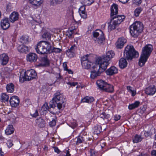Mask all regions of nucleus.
I'll return each mask as SVG.
<instances>
[{
    "instance_id": "4d7b16f0",
    "label": "nucleus",
    "mask_w": 156,
    "mask_h": 156,
    "mask_svg": "<svg viewBox=\"0 0 156 156\" xmlns=\"http://www.w3.org/2000/svg\"><path fill=\"white\" fill-rule=\"evenodd\" d=\"M94 26L93 24L90 25L88 27V32L89 33V32H90L93 29Z\"/></svg>"
},
{
    "instance_id": "bf43d9fd",
    "label": "nucleus",
    "mask_w": 156,
    "mask_h": 156,
    "mask_svg": "<svg viewBox=\"0 0 156 156\" xmlns=\"http://www.w3.org/2000/svg\"><path fill=\"white\" fill-rule=\"evenodd\" d=\"M76 123L74 122L72 123L71 124L70 126L72 128L74 129L76 126Z\"/></svg>"
},
{
    "instance_id": "ddd939ff",
    "label": "nucleus",
    "mask_w": 156,
    "mask_h": 156,
    "mask_svg": "<svg viewBox=\"0 0 156 156\" xmlns=\"http://www.w3.org/2000/svg\"><path fill=\"white\" fill-rule=\"evenodd\" d=\"M146 93L148 95H153L156 92V88L154 85L149 86L145 90Z\"/></svg>"
},
{
    "instance_id": "f3484780",
    "label": "nucleus",
    "mask_w": 156,
    "mask_h": 156,
    "mask_svg": "<svg viewBox=\"0 0 156 156\" xmlns=\"http://www.w3.org/2000/svg\"><path fill=\"white\" fill-rule=\"evenodd\" d=\"M118 69L114 66H112L106 71V74L111 76L116 74L118 73Z\"/></svg>"
},
{
    "instance_id": "4be33fe9",
    "label": "nucleus",
    "mask_w": 156,
    "mask_h": 156,
    "mask_svg": "<svg viewBox=\"0 0 156 156\" xmlns=\"http://www.w3.org/2000/svg\"><path fill=\"white\" fill-rule=\"evenodd\" d=\"M105 87V88H103V91L110 93L112 92L114 90L113 86L112 85L107 83Z\"/></svg>"
},
{
    "instance_id": "2f4dec72",
    "label": "nucleus",
    "mask_w": 156,
    "mask_h": 156,
    "mask_svg": "<svg viewBox=\"0 0 156 156\" xmlns=\"http://www.w3.org/2000/svg\"><path fill=\"white\" fill-rule=\"evenodd\" d=\"M142 139L141 136L136 134L133 139V142L134 143H138L140 142Z\"/></svg>"
},
{
    "instance_id": "5fc2aeb1",
    "label": "nucleus",
    "mask_w": 156,
    "mask_h": 156,
    "mask_svg": "<svg viewBox=\"0 0 156 156\" xmlns=\"http://www.w3.org/2000/svg\"><path fill=\"white\" fill-rule=\"evenodd\" d=\"M121 116L118 115H116L114 116V119L116 121L120 119Z\"/></svg>"
},
{
    "instance_id": "8fccbe9b",
    "label": "nucleus",
    "mask_w": 156,
    "mask_h": 156,
    "mask_svg": "<svg viewBox=\"0 0 156 156\" xmlns=\"http://www.w3.org/2000/svg\"><path fill=\"white\" fill-rule=\"evenodd\" d=\"M30 115L34 117H36L38 115V111L37 110L35 111L34 113L31 112L30 113Z\"/></svg>"
},
{
    "instance_id": "39448f33",
    "label": "nucleus",
    "mask_w": 156,
    "mask_h": 156,
    "mask_svg": "<svg viewBox=\"0 0 156 156\" xmlns=\"http://www.w3.org/2000/svg\"><path fill=\"white\" fill-rule=\"evenodd\" d=\"M152 50L153 46L150 44L146 45L143 48L139 60V64L140 66L142 67L144 65Z\"/></svg>"
},
{
    "instance_id": "c03bdc74",
    "label": "nucleus",
    "mask_w": 156,
    "mask_h": 156,
    "mask_svg": "<svg viewBox=\"0 0 156 156\" xmlns=\"http://www.w3.org/2000/svg\"><path fill=\"white\" fill-rule=\"evenodd\" d=\"M80 14L81 17L83 19H85L87 17V14L86 12H80Z\"/></svg>"
},
{
    "instance_id": "a18cd8bd",
    "label": "nucleus",
    "mask_w": 156,
    "mask_h": 156,
    "mask_svg": "<svg viewBox=\"0 0 156 156\" xmlns=\"http://www.w3.org/2000/svg\"><path fill=\"white\" fill-rule=\"evenodd\" d=\"M76 48V46L75 45H73L71 47L70 49H68L67 51H71V52H75Z\"/></svg>"
},
{
    "instance_id": "a211bd4d",
    "label": "nucleus",
    "mask_w": 156,
    "mask_h": 156,
    "mask_svg": "<svg viewBox=\"0 0 156 156\" xmlns=\"http://www.w3.org/2000/svg\"><path fill=\"white\" fill-rule=\"evenodd\" d=\"M0 60L1 64L3 65H6L9 61L8 56L5 54H2L0 55Z\"/></svg>"
},
{
    "instance_id": "f8f14e48",
    "label": "nucleus",
    "mask_w": 156,
    "mask_h": 156,
    "mask_svg": "<svg viewBox=\"0 0 156 156\" xmlns=\"http://www.w3.org/2000/svg\"><path fill=\"white\" fill-rule=\"evenodd\" d=\"M9 102L12 107H16L19 105L20 101L18 97L13 96L10 98Z\"/></svg>"
},
{
    "instance_id": "cd10ccee",
    "label": "nucleus",
    "mask_w": 156,
    "mask_h": 156,
    "mask_svg": "<svg viewBox=\"0 0 156 156\" xmlns=\"http://www.w3.org/2000/svg\"><path fill=\"white\" fill-rule=\"evenodd\" d=\"M7 91L9 93H12L14 90V85L12 83L8 84L6 86Z\"/></svg>"
},
{
    "instance_id": "1a4fd4ad",
    "label": "nucleus",
    "mask_w": 156,
    "mask_h": 156,
    "mask_svg": "<svg viewBox=\"0 0 156 156\" xmlns=\"http://www.w3.org/2000/svg\"><path fill=\"white\" fill-rule=\"evenodd\" d=\"M93 40L95 43L99 45L103 44L105 41L104 34L100 30H96L93 32Z\"/></svg>"
},
{
    "instance_id": "7ed1b4c3",
    "label": "nucleus",
    "mask_w": 156,
    "mask_h": 156,
    "mask_svg": "<svg viewBox=\"0 0 156 156\" xmlns=\"http://www.w3.org/2000/svg\"><path fill=\"white\" fill-rule=\"evenodd\" d=\"M65 101V98L63 95L58 91L54 94L52 99L50 102L49 106L51 108H54L56 105L58 109L61 110L63 106L62 105Z\"/></svg>"
},
{
    "instance_id": "72a5a7b5",
    "label": "nucleus",
    "mask_w": 156,
    "mask_h": 156,
    "mask_svg": "<svg viewBox=\"0 0 156 156\" xmlns=\"http://www.w3.org/2000/svg\"><path fill=\"white\" fill-rule=\"evenodd\" d=\"M94 134H98L100 133L101 131V127L100 126H95L94 128Z\"/></svg>"
},
{
    "instance_id": "c85d7f7f",
    "label": "nucleus",
    "mask_w": 156,
    "mask_h": 156,
    "mask_svg": "<svg viewBox=\"0 0 156 156\" xmlns=\"http://www.w3.org/2000/svg\"><path fill=\"white\" fill-rule=\"evenodd\" d=\"M140 104V102L139 101H136L134 103L129 105L128 106V108L130 110L134 109L138 107Z\"/></svg>"
},
{
    "instance_id": "4468645a",
    "label": "nucleus",
    "mask_w": 156,
    "mask_h": 156,
    "mask_svg": "<svg viewBox=\"0 0 156 156\" xmlns=\"http://www.w3.org/2000/svg\"><path fill=\"white\" fill-rule=\"evenodd\" d=\"M37 59V55L34 53H29L27 56V61L30 62H35Z\"/></svg>"
},
{
    "instance_id": "603ef678",
    "label": "nucleus",
    "mask_w": 156,
    "mask_h": 156,
    "mask_svg": "<svg viewBox=\"0 0 156 156\" xmlns=\"http://www.w3.org/2000/svg\"><path fill=\"white\" fill-rule=\"evenodd\" d=\"M133 3L136 5H140L142 2L141 0H133Z\"/></svg>"
},
{
    "instance_id": "6e6d98bb",
    "label": "nucleus",
    "mask_w": 156,
    "mask_h": 156,
    "mask_svg": "<svg viewBox=\"0 0 156 156\" xmlns=\"http://www.w3.org/2000/svg\"><path fill=\"white\" fill-rule=\"evenodd\" d=\"M67 84L68 85H70L71 86H75L76 85L78 84L77 82H68Z\"/></svg>"
},
{
    "instance_id": "473e14b6",
    "label": "nucleus",
    "mask_w": 156,
    "mask_h": 156,
    "mask_svg": "<svg viewBox=\"0 0 156 156\" xmlns=\"http://www.w3.org/2000/svg\"><path fill=\"white\" fill-rule=\"evenodd\" d=\"M20 41L23 44H26L28 41V37L27 35L23 36L20 38Z\"/></svg>"
},
{
    "instance_id": "412c9836",
    "label": "nucleus",
    "mask_w": 156,
    "mask_h": 156,
    "mask_svg": "<svg viewBox=\"0 0 156 156\" xmlns=\"http://www.w3.org/2000/svg\"><path fill=\"white\" fill-rule=\"evenodd\" d=\"M17 49L19 52L22 53H26L28 50V47L23 44L19 45Z\"/></svg>"
},
{
    "instance_id": "338daca9",
    "label": "nucleus",
    "mask_w": 156,
    "mask_h": 156,
    "mask_svg": "<svg viewBox=\"0 0 156 156\" xmlns=\"http://www.w3.org/2000/svg\"><path fill=\"white\" fill-rule=\"evenodd\" d=\"M90 153L91 154V156H95V154L93 150H91L90 151Z\"/></svg>"
},
{
    "instance_id": "13d9d810",
    "label": "nucleus",
    "mask_w": 156,
    "mask_h": 156,
    "mask_svg": "<svg viewBox=\"0 0 156 156\" xmlns=\"http://www.w3.org/2000/svg\"><path fill=\"white\" fill-rule=\"evenodd\" d=\"M107 119L108 120H109L111 119V117L110 115L109 114H106V113H105V119Z\"/></svg>"
},
{
    "instance_id": "9d476101",
    "label": "nucleus",
    "mask_w": 156,
    "mask_h": 156,
    "mask_svg": "<svg viewBox=\"0 0 156 156\" xmlns=\"http://www.w3.org/2000/svg\"><path fill=\"white\" fill-rule=\"evenodd\" d=\"M93 67V70L91 72L90 77L92 79H94L98 76H100L101 73L106 69V68H104L102 66L101 64H99Z\"/></svg>"
},
{
    "instance_id": "393cba45",
    "label": "nucleus",
    "mask_w": 156,
    "mask_h": 156,
    "mask_svg": "<svg viewBox=\"0 0 156 156\" xmlns=\"http://www.w3.org/2000/svg\"><path fill=\"white\" fill-rule=\"evenodd\" d=\"M14 130L13 126L12 125H8L5 130V133L8 135L12 133Z\"/></svg>"
},
{
    "instance_id": "2eb2a0df",
    "label": "nucleus",
    "mask_w": 156,
    "mask_h": 156,
    "mask_svg": "<svg viewBox=\"0 0 156 156\" xmlns=\"http://www.w3.org/2000/svg\"><path fill=\"white\" fill-rule=\"evenodd\" d=\"M126 40L124 37H121L118 39L116 42V47L117 48L121 49L123 48L124 44L126 43Z\"/></svg>"
},
{
    "instance_id": "58836bf2",
    "label": "nucleus",
    "mask_w": 156,
    "mask_h": 156,
    "mask_svg": "<svg viewBox=\"0 0 156 156\" xmlns=\"http://www.w3.org/2000/svg\"><path fill=\"white\" fill-rule=\"evenodd\" d=\"M142 10V9L141 7H139L136 9L134 12V15L136 17L138 16Z\"/></svg>"
},
{
    "instance_id": "69168bd1",
    "label": "nucleus",
    "mask_w": 156,
    "mask_h": 156,
    "mask_svg": "<svg viewBox=\"0 0 156 156\" xmlns=\"http://www.w3.org/2000/svg\"><path fill=\"white\" fill-rule=\"evenodd\" d=\"M119 1L123 4L127 3L129 0H119Z\"/></svg>"
},
{
    "instance_id": "49530a36",
    "label": "nucleus",
    "mask_w": 156,
    "mask_h": 156,
    "mask_svg": "<svg viewBox=\"0 0 156 156\" xmlns=\"http://www.w3.org/2000/svg\"><path fill=\"white\" fill-rule=\"evenodd\" d=\"M67 55L69 57H73L75 54V52H71V51H66Z\"/></svg>"
},
{
    "instance_id": "bb28decb",
    "label": "nucleus",
    "mask_w": 156,
    "mask_h": 156,
    "mask_svg": "<svg viewBox=\"0 0 156 156\" xmlns=\"http://www.w3.org/2000/svg\"><path fill=\"white\" fill-rule=\"evenodd\" d=\"M94 101V98L93 97L86 96L82 99L81 101L83 102H86L88 103H91Z\"/></svg>"
},
{
    "instance_id": "e2e57ef3",
    "label": "nucleus",
    "mask_w": 156,
    "mask_h": 156,
    "mask_svg": "<svg viewBox=\"0 0 156 156\" xmlns=\"http://www.w3.org/2000/svg\"><path fill=\"white\" fill-rule=\"evenodd\" d=\"M63 67L64 68V70H67V65L66 62H64L63 63Z\"/></svg>"
},
{
    "instance_id": "ea45409f",
    "label": "nucleus",
    "mask_w": 156,
    "mask_h": 156,
    "mask_svg": "<svg viewBox=\"0 0 156 156\" xmlns=\"http://www.w3.org/2000/svg\"><path fill=\"white\" fill-rule=\"evenodd\" d=\"M127 89L128 91L131 93L132 95L133 96H134L136 94V92L134 90H133V88L130 86H128L127 87Z\"/></svg>"
},
{
    "instance_id": "a19ab883",
    "label": "nucleus",
    "mask_w": 156,
    "mask_h": 156,
    "mask_svg": "<svg viewBox=\"0 0 156 156\" xmlns=\"http://www.w3.org/2000/svg\"><path fill=\"white\" fill-rule=\"evenodd\" d=\"M63 0H52L51 4L53 5H55L57 4H59L61 3Z\"/></svg>"
},
{
    "instance_id": "774afa93",
    "label": "nucleus",
    "mask_w": 156,
    "mask_h": 156,
    "mask_svg": "<svg viewBox=\"0 0 156 156\" xmlns=\"http://www.w3.org/2000/svg\"><path fill=\"white\" fill-rule=\"evenodd\" d=\"M69 150H67L66 151V156H70V154H69Z\"/></svg>"
},
{
    "instance_id": "de8ad7c7",
    "label": "nucleus",
    "mask_w": 156,
    "mask_h": 156,
    "mask_svg": "<svg viewBox=\"0 0 156 156\" xmlns=\"http://www.w3.org/2000/svg\"><path fill=\"white\" fill-rule=\"evenodd\" d=\"M85 5L81 6L79 9V12H85Z\"/></svg>"
},
{
    "instance_id": "b1692460",
    "label": "nucleus",
    "mask_w": 156,
    "mask_h": 156,
    "mask_svg": "<svg viewBox=\"0 0 156 156\" xmlns=\"http://www.w3.org/2000/svg\"><path fill=\"white\" fill-rule=\"evenodd\" d=\"M36 121L39 127H43L45 126V123L44 120L41 117L37 119Z\"/></svg>"
},
{
    "instance_id": "7c9ffc66",
    "label": "nucleus",
    "mask_w": 156,
    "mask_h": 156,
    "mask_svg": "<svg viewBox=\"0 0 156 156\" xmlns=\"http://www.w3.org/2000/svg\"><path fill=\"white\" fill-rule=\"evenodd\" d=\"M91 57L90 55H86L83 56L81 59V63L83 62H86L88 61L91 60Z\"/></svg>"
},
{
    "instance_id": "3c124183",
    "label": "nucleus",
    "mask_w": 156,
    "mask_h": 156,
    "mask_svg": "<svg viewBox=\"0 0 156 156\" xmlns=\"http://www.w3.org/2000/svg\"><path fill=\"white\" fill-rule=\"evenodd\" d=\"M56 121L55 119H53L52 121L49 122V125L51 126H55L56 125Z\"/></svg>"
},
{
    "instance_id": "09e8293b",
    "label": "nucleus",
    "mask_w": 156,
    "mask_h": 156,
    "mask_svg": "<svg viewBox=\"0 0 156 156\" xmlns=\"http://www.w3.org/2000/svg\"><path fill=\"white\" fill-rule=\"evenodd\" d=\"M83 140L82 137H78L77 139V140L76 143V144L78 145L79 144L81 143Z\"/></svg>"
},
{
    "instance_id": "4c0bfd02",
    "label": "nucleus",
    "mask_w": 156,
    "mask_h": 156,
    "mask_svg": "<svg viewBox=\"0 0 156 156\" xmlns=\"http://www.w3.org/2000/svg\"><path fill=\"white\" fill-rule=\"evenodd\" d=\"M42 37L43 38H45L46 40H49L51 37V34L48 32L44 33L42 35Z\"/></svg>"
},
{
    "instance_id": "c9c22d12",
    "label": "nucleus",
    "mask_w": 156,
    "mask_h": 156,
    "mask_svg": "<svg viewBox=\"0 0 156 156\" xmlns=\"http://www.w3.org/2000/svg\"><path fill=\"white\" fill-rule=\"evenodd\" d=\"M82 4H86L85 5H90L92 4L94 2V0H82Z\"/></svg>"
},
{
    "instance_id": "f704fd0d",
    "label": "nucleus",
    "mask_w": 156,
    "mask_h": 156,
    "mask_svg": "<svg viewBox=\"0 0 156 156\" xmlns=\"http://www.w3.org/2000/svg\"><path fill=\"white\" fill-rule=\"evenodd\" d=\"M1 97L2 101L4 102L8 101L9 98V96L5 93L2 94L1 95Z\"/></svg>"
},
{
    "instance_id": "37998d69",
    "label": "nucleus",
    "mask_w": 156,
    "mask_h": 156,
    "mask_svg": "<svg viewBox=\"0 0 156 156\" xmlns=\"http://www.w3.org/2000/svg\"><path fill=\"white\" fill-rule=\"evenodd\" d=\"M12 9V5L10 3H9L7 5L6 7V10L7 12H9L11 11Z\"/></svg>"
},
{
    "instance_id": "c756f323",
    "label": "nucleus",
    "mask_w": 156,
    "mask_h": 156,
    "mask_svg": "<svg viewBox=\"0 0 156 156\" xmlns=\"http://www.w3.org/2000/svg\"><path fill=\"white\" fill-rule=\"evenodd\" d=\"M91 60L88 61L86 62H83L81 63L83 67L86 69H89L91 66Z\"/></svg>"
},
{
    "instance_id": "20e7f679",
    "label": "nucleus",
    "mask_w": 156,
    "mask_h": 156,
    "mask_svg": "<svg viewBox=\"0 0 156 156\" xmlns=\"http://www.w3.org/2000/svg\"><path fill=\"white\" fill-rule=\"evenodd\" d=\"M51 45L49 42L41 41L35 46V48L38 54H46L50 53Z\"/></svg>"
},
{
    "instance_id": "f257e3e1",
    "label": "nucleus",
    "mask_w": 156,
    "mask_h": 156,
    "mask_svg": "<svg viewBox=\"0 0 156 156\" xmlns=\"http://www.w3.org/2000/svg\"><path fill=\"white\" fill-rule=\"evenodd\" d=\"M111 19L110 23H108V30L111 31L115 29L116 27L120 24L123 20L125 16L123 15H119L117 16H114L118 13V6L115 4H113L111 8Z\"/></svg>"
},
{
    "instance_id": "aec40b11",
    "label": "nucleus",
    "mask_w": 156,
    "mask_h": 156,
    "mask_svg": "<svg viewBox=\"0 0 156 156\" xmlns=\"http://www.w3.org/2000/svg\"><path fill=\"white\" fill-rule=\"evenodd\" d=\"M107 83L106 82L102 80H98L96 82V83L99 89L102 91L103 90V88H105V86H106Z\"/></svg>"
},
{
    "instance_id": "0eeeda50",
    "label": "nucleus",
    "mask_w": 156,
    "mask_h": 156,
    "mask_svg": "<svg viewBox=\"0 0 156 156\" xmlns=\"http://www.w3.org/2000/svg\"><path fill=\"white\" fill-rule=\"evenodd\" d=\"M143 25L140 22H136L130 26L129 31L131 35L136 37L141 33L143 29Z\"/></svg>"
},
{
    "instance_id": "0e129e2a",
    "label": "nucleus",
    "mask_w": 156,
    "mask_h": 156,
    "mask_svg": "<svg viewBox=\"0 0 156 156\" xmlns=\"http://www.w3.org/2000/svg\"><path fill=\"white\" fill-rule=\"evenodd\" d=\"M105 113L103 112L100 115V118H102L104 120L105 119Z\"/></svg>"
},
{
    "instance_id": "6ab92c4d",
    "label": "nucleus",
    "mask_w": 156,
    "mask_h": 156,
    "mask_svg": "<svg viewBox=\"0 0 156 156\" xmlns=\"http://www.w3.org/2000/svg\"><path fill=\"white\" fill-rule=\"evenodd\" d=\"M29 2L34 7L36 8L39 7L43 3L42 0H29Z\"/></svg>"
},
{
    "instance_id": "052dcab7",
    "label": "nucleus",
    "mask_w": 156,
    "mask_h": 156,
    "mask_svg": "<svg viewBox=\"0 0 156 156\" xmlns=\"http://www.w3.org/2000/svg\"><path fill=\"white\" fill-rule=\"evenodd\" d=\"M151 154L153 156H156V150H153L151 151Z\"/></svg>"
},
{
    "instance_id": "9b49d317",
    "label": "nucleus",
    "mask_w": 156,
    "mask_h": 156,
    "mask_svg": "<svg viewBox=\"0 0 156 156\" xmlns=\"http://www.w3.org/2000/svg\"><path fill=\"white\" fill-rule=\"evenodd\" d=\"M10 26V23L8 18H5L1 20V26L3 30L7 29Z\"/></svg>"
},
{
    "instance_id": "680f3d73",
    "label": "nucleus",
    "mask_w": 156,
    "mask_h": 156,
    "mask_svg": "<svg viewBox=\"0 0 156 156\" xmlns=\"http://www.w3.org/2000/svg\"><path fill=\"white\" fill-rule=\"evenodd\" d=\"M54 151L55 152H56L58 154L59 153V152H60V151L57 147H54Z\"/></svg>"
},
{
    "instance_id": "79ce46f5",
    "label": "nucleus",
    "mask_w": 156,
    "mask_h": 156,
    "mask_svg": "<svg viewBox=\"0 0 156 156\" xmlns=\"http://www.w3.org/2000/svg\"><path fill=\"white\" fill-rule=\"evenodd\" d=\"M62 51V50L61 48L54 47L53 48V49L51 50V51L52 52H55L56 53H60Z\"/></svg>"
},
{
    "instance_id": "423d86ee",
    "label": "nucleus",
    "mask_w": 156,
    "mask_h": 156,
    "mask_svg": "<svg viewBox=\"0 0 156 156\" xmlns=\"http://www.w3.org/2000/svg\"><path fill=\"white\" fill-rule=\"evenodd\" d=\"M115 54L112 50L108 51L105 55L98 58L96 62L99 64H101L102 66L104 68H107L109 64L111 59L115 56Z\"/></svg>"
},
{
    "instance_id": "a878e982",
    "label": "nucleus",
    "mask_w": 156,
    "mask_h": 156,
    "mask_svg": "<svg viewBox=\"0 0 156 156\" xmlns=\"http://www.w3.org/2000/svg\"><path fill=\"white\" fill-rule=\"evenodd\" d=\"M41 110L43 111H46L48 110L52 114H55V112H54L52 111L51 110V109L48 106V104L45 103L42 106L41 108Z\"/></svg>"
},
{
    "instance_id": "f03ea898",
    "label": "nucleus",
    "mask_w": 156,
    "mask_h": 156,
    "mask_svg": "<svg viewBox=\"0 0 156 156\" xmlns=\"http://www.w3.org/2000/svg\"><path fill=\"white\" fill-rule=\"evenodd\" d=\"M139 56L138 52L136 51L132 45H128L125 48L124 51V57L122 58L119 62V67L124 69L127 66V60H131L133 58L137 57Z\"/></svg>"
},
{
    "instance_id": "dca6fc26",
    "label": "nucleus",
    "mask_w": 156,
    "mask_h": 156,
    "mask_svg": "<svg viewBox=\"0 0 156 156\" xmlns=\"http://www.w3.org/2000/svg\"><path fill=\"white\" fill-rule=\"evenodd\" d=\"M19 14L18 12L14 11L9 16V20L11 22L13 23L17 20L19 19Z\"/></svg>"
},
{
    "instance_id": "e433bc0d",
    "label": "nucleus",
    "mask_w": 156,
    "mask_h": 156,
    "mask_svg": "<svg viewBox=\"0 0 156 156\" xmlns=\"http://www.w3.org/2000/svg\"><path fill=\"white\" fill-rule=\"evenodd\" d=\"M74 33L73 30H70L66 32V35L69 38H72L74 37L73 35Z\"/></svg>"
},
{
    "instance_id": "6e6552de",
    "label": "nucleus",
    "mask_w": 156,
    "mask_h": 156,
    "mask_svg": "<svg viewBox=\"0 0 156 156\" xmlns=\"http://www.w3.org/2000/svg\"><path fill=\"white\" fill-rule=\"evenodd\" d=\"M37 77V74L35 71L34 69H30L27 71H23L20 73V81L21 83L25 81H29Z\"/></svg>"
},
{
    "instance_id": "5701e85b",
    "label": "nucleus",
    "mask_w": 156,
    "mask_h": 156,
    "mask_svg": "<svg viewBox=\"0 0 156 156\" xmlns=\"http://www.w3.org/2000/svg\"><path fill=\"white\" fill-rule=\"evenodd\" d=\"M41 60L43 64H40L39 65V66H46L49 65V61L46 56L42 57Z\"/></svg>"
},
{
    "instance_id": "864d4df0",
    "label": "nucleus",
    "mask_w": 156,
    "mask_h": 156,
    "mask_svg": "<svg viewBox=\"0 0 156 156\" xmlns=\"http://www.w3.org/2000/svg\"><path fill=\"white\" fill-rule=\"evenodd\" d=\"M6 144L9 148L11 147L13 145L12 141L11 140H8Z\"/></svg>"
}]
</instances>
